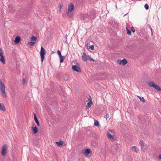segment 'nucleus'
Returning a JSON list of instances; mask_svg holds the SVG:
<instances>
[{"mask_svg":"<svg viewBox=\"0 0 161 161\" xmlns=\"http://www.w3.org/2000/svg\"><path fill=\"white\" fill-rule=\"evenodd\" d=\"M63 141L61 140L59 142H55L58 147H61L63 146Z\"/></svg>","mask_w":161,"mask_h":161,"instance_id":"14","label":"nucleus"},{"mask_svg":"<svg viewBox=\"0 0 161 161\" xmlns=\"http://www.w3.org/2000/svg\"><path fill=\"white\" fill-rule=\"evenodd\" d=\"M72 68L74 71H76L77 72L80 73L81 71V70L80 67L76 65H73Z\"/></svg>","mask_w":161,"mask_h":161,"instance_id":"5","label":"nucleus"},{"mask_svg":"<svg viewBox=\"0 0 161 161\" xmlns=\"http://www.w3.org/2000/svg\"><path fill=\"white\" fill-rule=\"evenodd\" d=\"M120 145L118 144H115V145H114V147H115V148L116 149V150H118L119 149V146Z\"/></svg>","mask_w":161,"mask_h":161,"instance_id":"20","label":"nucleus"},{"mask_svg":"<svg viewBox=\"0 0 161 161\" xmlns=\"http://www.w3.org/2000/svg\"><path fill=\"white\" fill-rule=\"evenodd\" d=\"M136 97L139 98L140 101H145L143 97L142 98L139 96H137Z\"/></svg>","mask_w":161,"mask_h":161,"instance_id":"26","label":"nucleus"},{"mask_svg":"<svg viewBox=\"0 0 161 161\" xmlns=\"http://www.w3.org/2000/svg\"><path fill=\"white\" fill-rule=\"evenodd\" d=\"M127 62V61L125 59H123L120 61V63H121V64L123 65H125Z\"/></svg>","mask_w":161,"mask_h":161,"instance_id":"16","label":"nucleus"},{"mask_svg":"<svg viewBox=\"0 0 161 161\" xmlns=\"http://www.w3.org/2000/svg\"><path fill=\"white\" fill-rule=\"evenodd\" d=\"M159 158L160 159H161V155H159Z\"/></svg>","mask_w":161,"mask_h":161,"instance_id":"41","label":"nucleus"},{"mask_svg":"<svg viewBox=\"0 0 161 161\" xmlns=\"http://www.w3.org/2000/svg\"><path fill=\"white\" fill-rule=\"evenodd\" d=\"M131 31L133 32H134L135 31L134 27L132 26L131 27Z\"/></svg>","mask_w":161,"mask_h":161,"instance_id":"37","label":"nucleus"},{"mask_svg":"<svg viewBox=\"0 0 161 161\" xmlns=\"http://www.w3.org/2000/svg\"><path fill=\"white\" fill-rule=\"evenodd\" d=\"M45 50L42 47H41L40 51V56L41 58V61L42 62H43V60L44 58V55L45 54Z\"/></svg>","mask_w":161,"mask_h":161,"instance_id":"4","label":"nucleus"},{"mask_svg":"<svg viewBox=\"0 0 161 161\" xmlns=\"http://www.w3.org/2000/svg\"><path fill=\"white\" fill-rule=\"evenodd\" d=\"M33 114H34V120H35L36 122V124H37V126H39L40 125V124H39V121H38V120L37 117L36 116V115L34 113H33Z\"/></svg>","mask_w":161,"mask_h":161,"instance_id":"10","label":"nucleus"},{"mask_svg":"<svg viewBox=\"0 0 161 161\" xmlns=\"http://www.w3.org/2000/svg\"><path fill=\"white\" fill-rule=\"evenodd\" d=\"M89 98H88V97H86V98H85V100H87V99H88V100H87V101H92V98H91V97H90V96H89Z\"/></svg>","mask_w":161,"mask_h":161,"instance_id":"30","label":"nucleus"},{"mask_svg":"<svg viewBox=\"0 0 161 161\" xmlns=\"http://www.w3.org/2000/svg\"><path fill=\"white\" fill-rule=\"evenodd\" d=\"M145 146H141V149L142 150L144 151L146 149V147H144Z\"/></svg>","mask_w":161,"mask_h":161,"instance_id":"34","label":"nucleus"},{"mask_svg":"<svg viewBox=\"0 0 161 161\" xmlns=\"http://www.w3.org/2000/svg\"><path fill=\"white\" fill-rule=\"evenodd\" d=\"M121 61L118 60L117 61V63L119 64H121V63H120Z\"/></svg>","mask_w":161,"mask_h":161,"instance_id":"38","label":"nucleus"},{"mask_svg":"<svg viewBox=\"0 0 161 161\" xmlns=\"http://www.w3.org/2000/svg\"><path fill=\"white\" fill-rule=\"evenodd\" d=\"M109 131H110V132L111 133H113V130H109Z\"/></svg>","mask_w":161,"mask_h":161,"instance_id":"40","label":"nucleus"},{"mask_svg":"<svg viewBox=\"0 0 161 161\" xmlns=\"http://www.w3.org/2000/svg\"><path fill=\"white\" fill-rule=\"evenodd\" d=\"M91 153V151L90 149L87 148L82 151V153L86 156H87L89 154Z\"/></svg>","mask_w":161,"mask_h":161,"instance_id":"7","label":"nucleus"},{"mask_svg":"<svg viewBox=\"0 0 161 161\" xmlns=\"http://www.w3.org/2000/svg\"><path fill=\"white\" fill-rule=\"evenodd\" d=\"M35 125H34L32 127V131L34 134H36L38 132V129L36 126H34Z\"/></svg>","mask_w":161,"mask_h":161,"instance_id":"9","label":"nucleus"},{"mask_svg":"<svg viewBox=\"0 0 161 161\" xmlns=\"http://www.w3.org/2000/svg\"><path fill=\"white\" fill-rule=\"evenodd\" d=\"M107 136L108 138L112 140H114V137L113 136L111 135L110 133L107 132Z\"/></svg>","mask_w":161,"mask_h":161,"instance_id":"11","label":"nucleus"},{"mask_svg":"<svg viewBox=\"0 0 161 161\" xmlns=\"http://www.w3.org/2000/svg\"><path fill=\"white\" fill-rule=\"evenodd\" d=\"M89 48L91 50H94V46L93 45H91L90 47H89Z\"/></svg>","mask_w":161,"mask_h":161,"instance_id":"35","label":"nucleus"},{"mask_svg":"<svg viewBox=\"0 0 161 161\" xmlns=\"http://www.w3.org/2000/svg\"><path fill=\"white\" fill-rule=\"evenodd\" d=\"M144 7H145V8L147 10L149 8V6L148 5V4H147V3L145 4V5H144Z\"/></svg>","mask_w":161,"mask_h":161,"instance_id":"27","label":"nucleus"},{"mask_svg":"<svg viewBox=\"0 0 161 161\" xmlns=\"http://www.w3.org/2000/svg\"><path fill=\"white\" fill-rule=\"evenodd\" d=\"M142 102L144 103V102H145V101H142Z\"/></svg>","mask_w":161,"mask_h":161,"instance_id":"42","label":"nucleus"},{"mask_svg":"<svg viewBox=\"0 0 161 161\" xmlns=\"http://www.w3.org/2000/svg\"><path fill=\"white\" fill-rule=\"evenodd\" d=\"M144 143H145L143 142L142 141H140L139 144L141 146H145Z\"/></svg>","mask_w":161,"mask_h":161,"instance_id":"25","label":"nucleus"},{"mask_svg":"<svg viewBox=\"0 0 161 161\" xmlns=\"http://www.w3.org/2000/svg\"><path fill=\"white\" fill-rule=\"evenodd\" d=\"M62 8V5L61 4L59 5L58 10L59 12H60Z\"/></svg>","mask_w":161,"mask_h":161,"instance_id":"33","label":"nucleus"},{"mask_svg":"<svg viewBox=\"0 0 161 161\" xmlns=\"http://www.w3.org/2000/svg\"><path fill=\"white\" fill-rule=\"evenodd\" d=\"M64 58H65V57L63 56H62V57H60V63H62L63 62V60Z\"/></svg>","mask_w":161,"mask_h":161,"instance_id":"23","label":"nucleus"},{"mask_svg":"<svg viewBox=\"0 0 161 161\" xmlns=\"http://www.w3.org/2000/svg\"><path fill=\"white\" fill-rule=\"evenodd\" d=\"M147 27L148 28H149L151 30V32H152V35L153 34L152 30L151 27V26H150V25H147Z\"/></svg>","mask_w":161,"mask_h":161,"instance_id":"29","label":"nucleus"},{"mask_svg":"<svg viewBox=\"0 0 161 161\" xmlns=\"http://www.w3.org/2000/svg\"><path fill=\"white\" fill-rule=\"evenodd\" d=\"M89 56H87L85 52L83 53V55L82 56V60L84 61H86L88 59Z\"/></svg>","mask_w":161,"mask_h":161,"instance_id":"8","label":"nucleus"},{"mask_svg":"<svg viewBox=\"0 0 161 161\" xmlns=\"http://www.w3.org/2000/svg\"><path fill=\"white\" fill-rule=\"evenodd\" d=\"M7 148V146L6 144L3 145L1 152L2 155L3 156H4L6 154V150Z\"/></svg>","mask_w":161,"mask_h":161,"instance_id":"6","label":"nucleus"},{"mask_svg":"<svg viewBox=\"0 0 161 161\" xmlns=\"http://www.w3.org/2000/svg\"><path fill=\"white\" fill-rule=\"evenodd\" d=\"M109 117V115L108 114H106L104 116V117L106 118V119H107Z\"/></svg>","mask_w":161,"mask_h":161,"instance_id":"32","label":"nucleus"},{"mask_svg":"<svg viewBox=\"0 0 161 161\" xmlns=\"http://www.w3.org/2000/svg\"><path fill=\"white\" fill-rule=\"evenodd\" d=\"M94 125L95 126H98L99 125V123L98 121L96 120H94Z\"/></svg>","mask_w":161,"mask_h":161,"instance_id":"18","label":"nucleus"},{"mask_svg":"<svg viewBox=\"0 0 161 161\" xmlns=\"http://www.w3.org/2000/svg\"><path fill=\"white\" fill-rule=\"evenodd\" d=\"M136 147L135 146H133L131 147V149L133 151L135 152H137L136 151Z\"/></svg>","mask_w":161,"mask_h":161,"instance_id":"19","label":"nucleus"},{"mask_svg":"<svg viewBox=\"0 0 161 161\" xmlns=\"http://www.w3.org/2000/svg\"><path fill=\"white\" fill-rule=\"evenodd\" d=\"M57 52L59 57H62V55L61 54V53L60 51L59 50H58Z\"/></svg>","mask_w":161,"mask_h":161,"instance_id":"28","label":"nucleus"},{"mask_svg":"<svg viewBox=\"0 0 161 161\" xmlns=\"http://www.w3.org/2000/svg\"><path fill=\"white\" fill-rule=\"evenodd\" d=\"M0 91L3 97H6L7 94L5 92V86L3 83L0 80Z\"/></svg>","mask_w":161,"mask_h":161,"instance_id":"1","label":"nucleus"},{"mask_svg":"<svg viewBox=\"0 0 161 161\" xmlns=\"http://www.w3.org/2000/svg\"><path fill=\"white\" fill-rule=\"evenodd\" d=\"M36 37L33 36H32L31 38V41H36Z\"/></svg>","mask_w":161,"mask_h":161,"instance_id":"21","label":"nucleus"},{"mask_svg":"<svg viewBox=\"0 0 161 161\" xmlns=\"http://www.w3.org/2000/svg\"><path fill=\"white\" fill-rule=\"evenodd\" d=\"M126 31L127 32V34H128V35H131V32L129 30L127 27H126Z\"/></svg>","mask_w":161,"mask_h":161,"instance_id":"22","label":"nucleus"},{"mask_svg":"<svg viewBox=\"0 0 161 161\" xmlns=\"http://www.w3.org/2000/svg\"><path fill=\"white\" fill-rule=\"evenodd\" d=\"M148 85L149 86L153 87L158 91H160L161 90V88L158 85L154 84L153 82H149L148 83Z\"/></svg>","mask_w":161,"mask_h":161,"instance_id":"3","label":"nucleus"},{"mask_svg":"<svg viewBox=\"0 0 161 161\" xmlns=\"http://www.w3.org/2000/svg\"><path fill=\"white\" fill-rule=\"evenodd\" d=\"M25 81V79H23L22 80V82H23V83L24 84Z\"/></svg>","mask_w":161,"mask_h":161,"instance_id":"39","label":"nucleus"},{"mask_svg":"<svg viewBox=\"0 0 161 161\" xmlns=\"http://www.w3.org/2000/svg\"><path fill=\"white\" fill-rule=\"evenodd\" d=\"M92 101H89V102L87 103L86 107V109H87L90 108L92 104Z\"/></svg>","mask_w":161,"mask_h":161,"instance_id":"13","label":"nucleus"},{"mask_svg":"<svg viewBox=\"0 0 161 161\" xmlns=\"http://www.w3.org/2000/svg\"><path fill=\"white\" fill-rule=\"evenodd\" d=\"M29 43L30 46H33L34 45L35 42H29Z\"/></svg>","mask_w":161,"mask_h":161,"instance_id":"31","label":"nucleus"},{"mask_svg":"<svg viewBox=\"0 0 161 161\" xmlns=\"http://www.w3.org/2000/svg\"><path fill=\"white\" fill-rule=\"evenodd\" d=\"M3 51L1 48L0 47V57L3 56Z\"/></svg>","mask_w":161,"mask_h":161,"instance_id":"24","label":"nucleus"},{"mask_svg":"<svg viewBox=\"0 0 161 161\" xmlns=\"http://www.w3.org/2000/svg\"><path fill=\"white\" fill-rule=\"evenodd\" d=\"M74 9V5L72 3L69 5L68 6V11L67 13V15L69 17H71L72 16V11Z\"/></svg>","mask_w":161,"mask_h":161,"instance_id":"2","label":"nucleus"},{"mask_svg":"<svg viewBox=\"0 0 161 161\" xmlns=\"http://www.w3.org/2000/svg\"><path fill=\"white\" fill-rule=\"evenodd\" d=\"M20 37L19 36H17L16 37L15 40L14 41V42L16 43H18L20 41Z\"/></svg>","mask_w":161,"mask_h":161,"instance_id":"15","label":"nucleus"},{"mask_svg":"<svg viewBox=\"0 0 161 161\" xmlns=\"http://www.w3.org/2000/svg\"><path fill=\"white\" fill-rule=\"evenodd\" d=\"M88 60H89L90 61H94V60L92 59V58H91L89 57L88 58Z\"/></svg>","mask_w":161,"mask_h":161,"instance_id":"36","label":"nucleus"},{"mask_svg":"<svg viewBox=\"0 0 161 161\" xmlns=\"http://www.w3.org/2000/svg\"><path fill=\"white\" fill-rule=\"evenodd\" d=\"M5 107L4 104L2 103H0V110L3 111H5Z\"/></svg>","mask_w":161,"mask_h":161,"instance_id":"12","label":"nucleus"},{"mask_svg":"<svg viewBox=\"0 0 161 161\" xmlns=\"http://www.w3.org/2000/svg\"><path fill=\"white\" fill-rule=\"evenodd\" d=\"M0 61H1L3 64H5L6 62L4 56L1 57V58H0Z\"/></svg>","mask_w":161,"mask_h":161,"instance_id":"17","label":"nucleus"}]
</instances>
